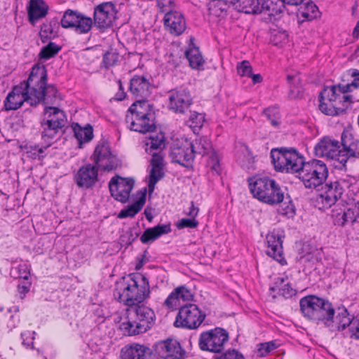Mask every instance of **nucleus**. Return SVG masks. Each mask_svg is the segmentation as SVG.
<instances>
[{
	"mask_svg": "<svg viewBox=\"0 0 359 359\" xmlns=\"http://www.w3.org/2000/svg\"><path fill=\"white\" fill-rule=\"evenodd\" d=\"M92 25L93 21L90 18L85 17L79 13L76 25L73 28L79 34H85L90 30Z\"/></svg>",
	"mask_w": 359,
	"mask_h": 359,
	"instance_id": "nucleus-42",
	"label": "nucleus"
},
{
	"mask_svg": "<svg viewBox=\"0 0 359 359\" xmlns=\"http://www.w3.org/2000/svg\"><path fill=\"white\" fill-rule=\"evenodd\" d=\"M133 185V179L116 176L110 180L109 188L111 196L116 201L126 203L129 198Z\"/></svg>",
	"mask_w": 359,
	"mask_h": 359,
	"instance_id": "nucleus-17",
	"label": "nucleus"
},
{
	"mask_svg": "<svg viewBox=\"0 0 359 359\" xmlns=\"http://www.w3.org/2000/svg\"><path fill=\"white\" fill-rule=\"evenodd\" d=\"M277 347V345L273 341L261 343L257 345L255 353L258 357H265Z\"/></svg>",
	"mask_w": 359,
	"mask_h": 359,
	"instance_id": "nucleus-49",
	"label": "nucleus"
},
{
	"mask_svg": "<svg viewBox=\"0 0 359 359\" xmlns=\"http://www.w3.org/2000/svg\"><path fill=\"white\" fill-rule=\"evenodd\" d=\"M194 154H200L204 156L205 154H212V144L207 137H200L196 138L194 142H191Z\"/></svg>",
	"mask_w": 359,
	"mask_h": 359,
	"instance_id": "nucleus-34",
	"label": "nucleus"
},
{
	"mask_svg": "<svg viewBox=\"0 0 359 359\" xmlns=\"http://www.w3.org/2000/svg\"><path fill=\"white\" fill-rule=\"evenodd\" d=\"M336 182H337V185L341 188V191L344 194L346 190L354 191L357 184V179L351 175H346L339 178Z\"/></svg>",
	"mask_w": 359,
	"mask_h": 359,
	"instance_id": "nucleus-47",
	"label": "nucleus"
},
{
	"mask_svg": "<svg viewBox=\"0 0 359 359\" xmlns=\"http://www.w3.org/2000/svg\"><path fill=\"white\" fill-rule=\"evenodd\" d=\"M48 10V6L43 0H30L28 8L29 21L34 24L39 19L44 18Z\"/></svg>",
	"mask_w": 359,
	"mask_h": 359,
	"instance_id": "nucleus-31",
	"label": "nucleus"
},
{
	"mask_svg": "<svg viewBox=\"0 0 359 359\" xmlns=\"http://www.w3.org/2000/svg\"><path fill=\"white\" fill-rule=\"evenodd\" d=\"M39 67H42L45 71L46 76L43 81V85L41 86L42 97L40 98V102L44 104H53L55 101L60 98L58 96L57 88L53 85H47V71L44 65L38 64Z\"/></svg>",
	"mask_w": 359,
	"mask_h": 359,
	"instance_id": "nucleus-32",
	"label": "nucleus"
},
{
	"mask_svg": "<svg viewBox=\"0 0 359 359\" xmlns=\"http://www.w3.org/2000/svg\"><path fill=\"white\" fill-rule=\"evenodd\" d=\"M271 162L276 170L299 175L305 163L304 158L294 149L276 148L271 151Z\"/></svg>",
	"mask_w": 359,
	"mask_h": 359,
	"instance_id": "nucleus-7",
	"label": "nucleus"
},
{
	"mask_svg": "<svg viewBox=\"0 0 359 359\" xmlns=\"http://www.w3.org/2000/svg\"><path fill=\"white\" fill-rule=\"evenodd\" d=\"M31 283L27 280L20 283L18 285V292L20 294V298L23 299L25 294L29 291Z\"/></svg>",
	"mask_w": 359,
	"mask_h": 359,
	"instance_id": "nucleus-61",
	"label": "nucleus"
},
{
	"mask_svg": "<svg viewBox=\"0 0 359 359\" xmlns=\"http://www.w3.org/2000/svg\"><path fill=\"white\" fill-rule=\"evenodd\" d=\"M231 3L235 10L238 12L250 15H259L268 13L273 15L271 12V0H231Z\"/></svg>",
	"mask_w": 359,
	"mask_h": 359,
	"instance_id": "nucleus-13",
	"label": "nucleus"
},
{
	"mask_svg": "<svg viewBox=\"0 0 359 359\" xmlns=\"http://www.w3.org/2000/svg\"><path fill=\"white\" fill-rule=\"evenodd\" d=\"M343 195L341 188L337 185V182H333L326 184L324 187V191L321 194L322 201L326 205L331 207L339 201ZM339 204H341L340 203Z\"/></svg>",
	"mask_w": 359,
	"mask_h": 359,
	"instance_id": "nucleus-30",
	"label": "nucleus"
},
{
	"mask_svg": "<svg viewBox=\"0 0 359 359\" xmlns=\"http://www.w3.org/2000/svg\"><path fill=\"white\" fill-rule=\"evenodd\" d=\"M238 74L241 76H251L252 68L249 61L243 60L237 65Z\"/></svg>",
	"mask_w": 359,
	"mask_h": 359,
	"instance_id": "nucleus-53",
	"label": "nucleus"
},
{
	"mask_svg": "<svg viewBox=\"0 0 359 359\" xmlns=\"http://www.w3.org/2000/svg\"><path fill=\"white\" fill-rule=\"evenodd\" d=\"M11 274L15 278L27 280L30 275L29 267L26 263L20 264L11 269Z\"/></svg>",
	"mask_w": 359,
	"mask_h": 359,
	"instance_id": "nucleus-45",
	"label": "nucleus"
},
{
	"mask_svg": "<svg viewBox=\"0 0 359 359\" xmlns=\"http://www.w3.org/2000/svg\"><path fill=\"white\" fill-rule=\"evenodd\" d=\"M249 189L253 196L259 201L276 205L283 203L279 212L285 216L294 214V205L290 196L285 197L284 192L279 184L269 177H252L249 179Z\"/></svg>",
	"mask_w": 359,
	"mask_h": 359,
	"instance_id": "nucleus-2",
	"label": "nucleus"
},
{
	"mask_svg": "<svg viewBox=\"0 0 359 359\" xmlns=\"http://www.w3.org/2000/svg\"><path fill=\"white\" fill-rule=\"evenodd\" d=\"M74 130V135L79 144L88 142L91 140L93 137V128L89 125L84 128H81L77 125Z\"/></svg>",
	"mask_w": 359,
	"mask_h": 359,
	"instance_id": "nucleus-41",
	"label": "nucleus"
},
{
	"mask_svg": "<svg viewBox=\"0 0 359 359\" xmlns=\"http://www.w3.org/2000/svg\"><path fill=\"white\" fill-rule=\"evenodd\" d=\"M270 290L273 292H277L280 295L286 298L291 297L295 294V290L292 288L287 279L284 277H278L274 285L270 287Z\"/></svg>",
	"mask_w": 359,
	"mask_h": 359,
	"instance_id": "nucleus-35",
	"label": "nucleus"
},
{
	"mask_svg": "<svg viewBox=\"0 0 359 359\" xmlns=\"http://www.w3.org/2000/svg\"><path fill=\"white\" fill-rule=\"evenodd\" d=\"M205 121V115L196 111L191 112L187 123L192 128H201Z\"/></svg>",
	"mask_w": 359,
	"mask_h": 359,
	"instance_id": "nucleus-50",
	"label": "nucleus"
},
{
	"mask_svg": "<svg viewBox=\"0 0 359 359\" xmlns=\"http://www.w3.org/2000/svg\"><path fill=\"white\" fill-rule=\"evenodd\" d=\"M146 151L151 153L154 150L161 151L165 146V138L163 133L160 132L149 137L146 143Z\"/></svg>",
	"mask_w": 359,
	"mask_h": 359,
	"instance_id": "nucleus-37",
	"label": "nucleus"
},
{
	"mask_svg": "<svg viewBox=\"0 0 359 359\" xmlns=\"http://www.w3.org/2000/svg\"><path fill=\"white\" fill-rule=\"evenodd\" d=\"M198 225V222L194 218H182L177 223L176 226L179 229L184 228L194 229Z\"/></svg>",
	"mask_w": 359,
	"mask_h": 359,
	"instance_id": "nucleus-56",
	"label": "nucleus"
},
{
	"mask_svg": "<svg viewBox=\"0 0 359 359\" xmlns=\"http://www.w3.org/2000/svg\"><path fill=\"white\" fill-rule=\"evenodd\" d=\"M152 86L149 79L143 75H135L130 81V93L138 100H147L151 93Z\"/></svg>",
	"mask_w": 359,
	"mask_h": 359,
	"instance_id": "nucleus-22",
	"label": "nucleus"
},
{
	"mask_svg": "<svg viewBox=\"0 0 359 359\" xmlns=\"http://www.w3.org/2000/svg\"><path fill=\"white\" fill-rule=\"evenodd\" d=\"M227 8V4L223 0H213L209 4L210 13L217 17L226 15Z\"/></svg>",
	"mask_w": 359,
	"mask_h": 359,
	"instance_id": "nucleus-43",
	"label": "nucleus"
},
{
	"mask_svg": "<svg viewBox=\"0 0 359 359\" xmlns=\"http://www.w3.org/2000/svg\"><path fill=\"white\" fill-rule=\"evenodd\" d=\"M164 25L172 34L179 36L186 29V22L183 15L177 11H170L164 16Z\"/></svg>",
	"mask_w": 359,
	"mask_h": 359,
	"instance_id": "nucleus-27",
	"label": "nucleus"
},
{
	"mask_svg": "<svg viewBox=\"0 0 359 359\" xmlns=\"http://www.w3.org/2000/svg\"><path fill=\"white\" fill-rule=\"evenodd\" d=\"M340 147L339 141L330 137H324L315 146L314 152L317 156L337 161L339 164H336L335 167H344L347 157L343 155Z\"/></svg>",
	"mask_w": 359,
	"mask_h": 359,
	"instance_id": "nucleus-11",
	"label": "nucleus"
},
{
	"mask_svg": "<svg viewBox=\"0 0 359 359\" xmlns=\"http://www.w3.org/2000/svg\"><path fill=\"white\" fill-rule=\"evenodd\" d=\"M194 293L187 285L177 287L166 298L164 306L170 310L181 307L182 304L194 299Z\"/></svg>",
	"mask_w": 359,
	"mask_h": 359,
	"instance_id": "nucleus-21",
	"label": "nucleus"
},
{
	"mask_svg": "<svg viewBox=\"0 0 359 359\" xmlns=\"http://www.w3.org/2000/svg\"><path fill=\"white\" fill-rule=\"evenodd\" d=\"M74 180L79 188H92L98 181L97 166L90 163L81 166L75 174Z\"/></svg>",
	"mask_w": 359,
	"mask_h": 359,
	"instance_id": "nucleus-18",
	"label": "nucleus"
},
{
	"mask_svg": "<svg viewBox=\"0 0 359 359\" xmlns=\"http://www.w3.org/2000/svg\"><path fill=\"white\" fill-rule=\"evenodd\" d=\"M170 157L172 161L187 168L190 167L194 158L191 142L186 140L182 146L173 147L170 151Z\"/></svg>",
	"mask_w": 359,
	"mask_h": 359,
	"instance_id": "nucleus-26",
	"label": "nucleus"
},
{
	"mask_svg": "<svg viewBox=\"0 0 359 359\" xmlns=\"http://www.w3.org/2000/svg\"><path fill=\"white\" fill-rule=\"evenodd\" d=\"M114 6L111 2H105L95 8L94 22L99 28L109 27L115 18Z\"/></svg>",
	"mask_w": 359,
	"mask_h": 359,
	"instance_id": "nucleus-23",
	"label": "nucleus"
},
{
	"mask_svg": "<svg viewBox=\"0 0 359 359\" xmlns=\"http://www.w3.org/2000/svg\"><path fill=\"white\" fill-rule=\"evenodd\" d=\"M150 290L147 278L140 274L130 276L118 284L114 292V297L129 308L142 303L149 297Z\"/></svg>",
	"mask_w": 359,
	"mask_h": 359,
	"instance_id": "nucleus-3",
	"label": "nucleus"
},
{
	"mask_svg": "<svg viewBox=\"0 0 359 359\" xmlns=\"http://www.w3.org/2000/svg\"><path fill=\"white\" fill-rule=\"evenodd\" d=\"M118 83L119 90L116 93V94L115 95V99L116 100L121 101L126 97V93L124 91V88L122 86L121 81L120 80H118Z\"/></svg>",
	"mask_w": 359,
	"mask_h": 359,
	"instance_id": "nucleus-64",
	"label": "nucleus"
},
{
	"mask_svg": "<svg viewBox=\"0 0 359 359\" xmlns=\"http://www.w3.org/2000/svg\"><path fill=\"white\" fill-rule=\"evenodd\" d=\"M208 165L210 167L211 171L216 175H219L222 171V168L219 164V155L215 152L212 151L209 160L208 161Z\"/></svg>",
	"mask_w": 359,
	"mask_h": 359,
	"instance_id": "nucleus-51",
	"label": "nucleus"
},
{
	"mask_svg": "<svg viewBox=\"0 0 359 359\" xmlns=\"http://www.w3.org/2000/svg\"><path fill=\"white\" fill-rule=\"evenodd\" d=\"M271 43L275 46H278L287 41V34L285 32H274L271 37Z\"/></svg>",
	"mask_w": 359,
	"mask_h": 359,
	"instance_id": "nucleus-57",
	"label": "nucleus"
},
{
	"mask_svg": "<svg viewBox=\"0 0 359 359\" xmlns=\"http://www.w3.org/2000/svg\"><path fill=\"white\" fill-rule=\"evenodd\" d=\"M45 76L43 68L39 65H34L27 80L15 86L8 94L4 101L6 109L16 110L24 102L32 106L39 104L43 95L41 88Z\"/></svg>",
	"mask_w": 359,
	"mask_h": 359,
	"instance_id": "nucleus-1",
	"label": "nucleus"
},
{
	"mask_svg": "<svg viewBox=\"0 0 359 359\" xmlns=\"http://www.w3.org/2000/svg\"><path fill=\"white\" fill-rule=\"evenodd\" d=\"M192 104V97L187 88H181L170 92L168 106L175 113L184 114Z\"/></svg>",
	"mask_w": 359,
	"mask_h": 359,
	"instance_id": "nucleus-15",
	"label": "nucleus"
},
{
	"mask_svg": "<svg viewBox=\"0 0 359 359\" xmlns=\"http://www.w3.org/2000/svg\"><path fill=\"white\" fill-rule=\"evenodd\" d=\"M267 243L266 254L282 265L286 264L283 257L282 236L278 231L273 230L266 236Z\"/></svg>",
	"mask_w": 359,
	"mask_h": 359,
	"instance_id": "nucleus-20",
	"label": "nucleus"
},
{
	"mask_svg": "<svg viewBox=\"0 0 359 359\" xmlns=\"http://www.w3.org/2000/svg\"><path fill=\"white\" fill-rule=\"evenodd\" d=\"M328 318L330 323H324L325 326L330 327L332 331H344L348 328V334L351 331L353 320H355L344 307H339L337 311L332 307V313Z\"/></svg>",
	"mask_w": 359,
	"mask_h": 359,
	"instance_id": "nucleus-16",
	"label": "nucleus"
},
{
	"mask_svg": "<svg viewBox=\"0 0 359 359\" xmlns=\"http://www.w3.org/2000/svg\"><path fill=\"white\" fill-rule=\"evenodd\" d=\"M340 203L344 208L340 212L333 210L334 224L343 226L357 222L359 218V201L353 199L345 202L341 200Z\"/></svg>",
	"mask_w": 359,
	"mask_h": 359,
	"instance_id": "nucleus-14",
	"label": "nucleus"
},
{
	"mask_svg": "<svg viewBox=\"0 0 359 359\" xmlns=\"http://www.w3.org/2000/svg\"><path fill=\"white\" fill-rule=\"evenodd\" d=\"M185 55L189 62L190 66L194 69L200 67L204 62L203 57L197 47H189L185 51Z\"/></svg>",
	"mask_w": 359,
	"mask_h": 359,
	"instance_id": "nucleus-40",
	"label": "nucleus"
},
{
	"mask_svg": "<svg viewBox=\"0 0 359 359\" xmlns=\"http://www.w3.org/2000/svg\"><path fill=\"white\" fill-rule=\"evenodd\" d=\"M61 47L53 42H49L48 44L43 47L39 53L41 59L47 60L54 57L60 50Z\"/></svg>",
	"mask_w": 359,
	"mask_h": 359,
	"instance_id": "nucleus-44",
	"label": "nucleus"
},
{
	"mask_svg": "<svg viewBox=\"0 0 359 359\" xmlns=\"http://www.w3.org/2000/svg\"><path fill=\"white\" fill-rule=\"evenodd\" d=\"M264 114L273 126L279 124L280 114L276 108H268L264 110Z\"/></svg>",
	"mask_w": 359,
	"mask_h": 359,
	"instance_id": "nucleus-54",
	"label": "nucleus"
},
{
	"mask_svg": "<svg viewBox=\"0 0 359 359\" xmlns=\"http://www.w3.org/2000/svg\"><path fill=\"white\" fill-rule=\"evenodd\" d=\"M119 58L117 53L108 51L103 55L102 63L106 68L114 66L116 64Z\"/></svg>",
	"mask_w": 359,
	"mask_h": 359,
	"instance_id": "nucleus-52",
	"label": "nucleus"
},
{
	"mask_svg": "<svg viewBox=\"0 0 359 359\" xmlns=\"http://www.w3.org/2000/svg\"><path fill=\"white\" fill-rule=\"evenodd\" d=\"M342 85L327 86L323 88L320 94V100L327 101L330 103L337 104L338 106L341 104L348 106L351 102V96L344 95Z\"/></svg>",
	"mask_w": 359,
	"mask_h": 359,
	"instance_id": "nucleus-24",
	"label": "nucleus"
},
{
	"mask_svg": "<svg viewBox=\"0 0 359 359\" xmlns=\"http://www.w3.org/2000/svg\"><path fill=\"white\" fill-rule=\"evenodd\" d=\"M229 341V333L223 328L216 327L200 334L198 346L202 351L221 353Z\"/></svg>",
	"mask_w": 359,
	"mask_h": 359,
	"instance_id": "nucleus-10",
	"label": "nucleus"
},
{
	"mask_svg": "<svg viewBox=\"0 0 359 359\" xmlns=\"http://www.w3.org/2000/svg\"><path fill=\"white\" fill-rule=\"evenodd\" d=\"M348 336L351 339L359 340V319L353 320L352 329Z\"/></svg>",
	"mask_w": 359,
	"mask_h": 359,
	"instance_id": "nucleus-62",
	"label": "nucleus"
},
{
	"mask_svg": "<svg viewBox=\"0 0 359 359\" xmlns=\"http://www.w3.org/2000/svg\"><path fill=\"white\" fill-rule=\"evenodd\" d=\"M171 231L170 224H160L153 228L146 229L140 236V241L143 243H148L154 241L163 234H167Z\"/></svg>",
	"mask_w": 359,
	"mask_h": 359,
	"instance_id": "nucleus-33",
	"label": "nucleus"
},
{
	"mask_svg": "<svg viewBox=\"0 0 359 359\" xmlns=\"http://www.w3.org/2000/svg\"><path fill=\"white\" fill-rule=\"evenodd\" d=\"M298 6H300L298 13L301 17L307 20H311L316 18L318 8L311 0H305Z\"/></svg>",
	"mask_w": 359,
	"mask_h": 359,
	"instance_id": "nucleus-36",
	"label": "nucleus"
},
{
	"mask_svg": "<svg viewBox=\"0 0 359 359\" xmlns=\"http://www.w3.org/2000/svg\"><path fill=\"white\" fill-rule=\"evenodd\" d=\"M79 13L72 10H67L65 12L61 19V25L64 28H73L76 25V20Z\"/></svg>",
	"mask_w": 359,
	"mask_h": 359,
	"instance_id": "nucleus-46",
	"label": "nucleus"
},
{
	"mask_svg": "<svg viewBox=\"0 0 359 359\" xmlns=\"http://www.w3.org/2000/svg\"><path fill=\"white\" fill-rule=\"evenodd\" d=\"M43 114L41 121V137L44 142H49L65 127L67 117L62 110L55 107H46Z\"/></svg>",
	"mask_w": 359,
	"mask_h": 359,
	"instance_id": "nucleus-9",
	"label": "nucleus"
},
{
	"mask_svg": "<svg viewBox=\"0 0 359 359\" xmlns=\"http://www.w3.org/2000/svg\"><path fill=\"white\" fill-rule=\"evenodd\" d=\"M219 359H245L243 355L236 349H229Z\"/></svg>",
	"mask_w": 359,
	"mask_h": 359,
	"instance_id": "nucleus-59",
	"label": "nucleus"
},
{
	"mask_svg": "<svg viewBox=\"0 0 359 359\" xmlns=\"http://www.w3.org/2000/svg\"><path fill=\"white\" fill-rule=\"evenodd\" d=\"M126 121L131 130L146 133L155 128L154 114L147 100H137L128 109Z\"/></svg>",
	"mask_w": 359,
	"mask_h": 359,
	"instance_id": "nucleus-5",
	"label": "nucleus"
},
{
	"mask_svg": "<svg viewBox=\"0 0 359 359\" xmlns=\"http://www.w3.org/2000/svg\"><path fill=\"white\" fill-rule=\"evenodd\" d=\"M151 355L149 347L139 344L126 346L121 351V359H151Z\"/></svg>",
	"mask_w": 359,
	"mask_h": 359,
	"instance_id": "nucleus-28",
	"label": "nucleus"
},
{
	"mask_svg": "<svg viewBox=\"0 0 359 359\" xmlns=\"http://www.w3.org/2000/svg\"><path fill=\"white\" fill-rule=\"evenodd\" d=\"M155 351L160 358L163 359H183L184 355L180 343L172 339L156 343Z\"/></svg>",
	"mask_w": 359,
	"mask_h": 359,
	"instance_id": "nucleus-19",
	"label": "nucleus"
},
{
	"mask_svg": "<svg viewBox=\"0 0 359 359\" xmlns=\"http://www.w3.org/2000/svg\"><path fill=\"white\" fill-rule=\"evenodd\" d=\"M149 154L152 155V158L151 161L152 167L163 168V156L161 155L160 152H155L153 151L151 153Z\"/></svg>",
	"mask_w": 359,
	"mask_h": 359,
	"instance_id": "nucleus-60",
	"label": "nucleus"
},
{
	"mask_svg": "<svg viewBox=\"0 0 359 359\" xmlns=\"http://www.w3.org/2000/svg\"><path fill=\"white\" fill-rule=\"evenodd\" d=\"M300 310L303 316L317 323H330L328 320L332 311V305L327 299L316 295H308L299 301Z\"/></svg>",
	"mask_w": 359,
	"mask_h": 359,
	"instance_id": "nucleus-6",
	"label": "nucleus"
},
{
	"mask_svg": "<svg viewBox=\"0 0 359 359\" xmlns=\"http://www.w3.org/2000/svg\"><path fill=\"white\" fill-rule=\"evenodd\" d=\"M199 212V208L196 207L194 204V202L191 203V206L189 208V211L186 212L187 215H188L191 218L196 219Z\"/></svg>",
	"mask_w": 359,
	"mask_h": 359,
	"instance_id": "nucleus-63",
	"label": "nucleus"
},
{
	"mask_svg": "<svg viewBox=\"0 0 359 359\" xmlns=\"http://www.w3.org/2000/svg\"><path fill=\"white\" fill-rule=\"evenodd\" d=\"M351 76L353 77V81L351 83H348L345 86L342 85L344 91H350L351 88H358L359 87V70L353 69L350 70Z\"/></svg>",
	"mask_w": 359,
	"mask_h": 359,
	"instance_id": "nucleus-55",
	"label": "nucleus"
},
{
	"mask_svg": "<svg viewBox=\"0 0 359 359\" xmlns=\"http://www.w3.org/2000/svg\"><path fill=\"white\" fill-rule=\"evenodd\" d=\"M341 145L343 155L347 157V161L351 159L359 158V140L348 133L341 135Z\"/></svg>",
	"mask_w": 359,
	"mask_h": 359,
	"instance_id": "nucleus-29",
	"label": "nucleus"
},
{
	"mask_svg": "<svg viewBox=\"0 0 359 359\" xmlns=\"http://www.w3.org/2000/svg\"><path fill=\"white\" fill-rule=\"evenodd\" d=\"M328 176L326 164L317 159L305 162L298 177L307 189H316L323 184Z\"/></svg>",
	"mask_w": 359,
	"mask_h": 359,
	"instance_id": "nucleus-8",
	"label": "nucleus"
},
{
	"mask_svg": "<svg viewBox=\"0 0 359 359\" xmlns=\"http://www.w3.org/2000/svg\"><path fill=\"white\" fill-rule=\"evenodd\" d=\"M205 314L194 304H188L181 306L176 316L174 325L189 330L198 328L203 322Z\"/></svg>",
	"mask_w": 359,
	"mask_h": 359,
	"instance_id": "nucleus-12",
	"label": "nucleus"
},
{
	"mask_svg": "<svg viewBox=\"0 0 359 359\" xmlns=\"http://www.w3.org/2000/svg\"><path fill=\"white\" fill-rule=\"evenodd\" d=\"M164 174L162 168L152 167L149 173V180L148 183V187L149 192H152L154 190L156 184L160 180Z\"/></svg>",
	"mask_w": 359,
	"mask_h": 359,
	"instance_id": "nucleus-48",
	"label": "nucleus"
},
{
	"mask_svg": "<svg viewBox=\"0 0 359 359\" xmlns=\"http://www.w3.org/2000/svg\"><path fill=\"white\" fill-rule=\"evenodd\" d=\"M93 156L97 168L111 171L116 166L115 157L111 154L109 149L104 145H98Z\"/></svg>",
	"mask_w": 359,
	"mask_h": 359,
	"instance_id": "nucleus-25",
	"label": "nucleus"
},
{
	"mask_svg": "<svg viewBox=\"0 0 359 359\" xmlns=\"http://www.w3.org/2000/svg\"><path fill=\"white\" fill-rule=\"evenodd\" d=\"M346 108H348V105L343 104V107H341L337 104L320 100L319 109L326 115L337 116L341 114L345 111Z\"/></svg>",
	"mask_w": 359,
	"mask_h": 359,
	"instance_id": "nucleus-39",
	"label": "nucleus"
},
{
	"mask_svg": "<svg viewBox=\"0 0 359 359\" xmlns=\"http://www.w3.org/2000/svg\"><path fill=\"white\" fill-rule=\"evenodd\" d=\"M145 201V194H143L135 203L127 207L126 208L121 210L118 215V217L121 219L133 217L142 210Z\"/></svg>",
	"mask_w": 359,
	"mask_h": 359,
	"instance_id": "nucleus-38",
	"label": "nucleus"
},
{
	"mask_svg": "<svg viewBox=\"0 0 359 359\" xmlns=\"http://www.w3.org/2000/svg\"><path fill=\"white\" fill-rule=\"evenodd\" d=\"M157 5L160 11L165 13L172 11L175 6V0H157Z\"/></svg>",
	"mask_w": 359,
	"mask_h": 359,
	"instance_id": "nucleus-58",
	"label": "nucleus"
},
{
	"mask_svg": "<svg viewBox=\"0 0 359 359\" xmlns=\"http://www.w3.org/2000/svg\"><path fill=\"white\" fill-rule=\"evenodd\" d=\"M128 321L120 325L124 334L136 335L147 332L154 325V311L144 304H137L127 309Z\"/></svg>",
	"mask_w": 359,
	"mask_h": 359,
	"instance_id": "nucleus-4",
	"label": "nucleus"
}]
</instances>
